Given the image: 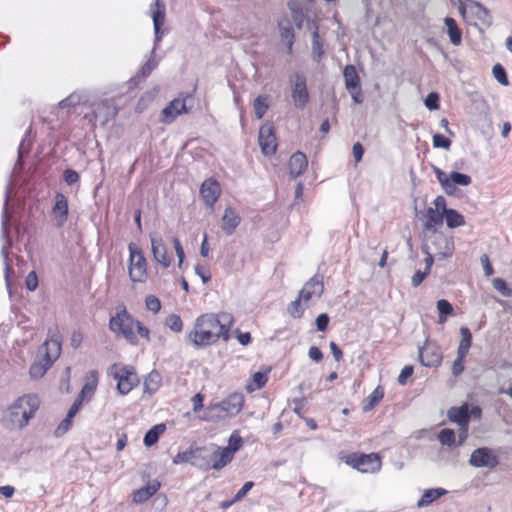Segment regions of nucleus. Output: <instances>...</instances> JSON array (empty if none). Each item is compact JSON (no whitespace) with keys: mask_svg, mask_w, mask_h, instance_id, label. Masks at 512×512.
<instances>
[{"mask_svg":"<svg viewBox=\"0 0 512 512\" xmlns=\"http://www.w3.org/2000/svg\"><path fill=\"white\" fill-rule=\"evenodd\" d=\"M234 318L230 313L203 314L196 319L194 329L188 334V341L196 347H205L219 338L227 341Z\"/></svg>","mask_w":512,"mask_h":512,"instance_id":"1","label":"nucleus"},{"mask_svg":"<svg viewBox=\"0 0 512 512\" xmlns=\"http://www.w3.org/2000/svg\"><path fill=\"white\" fill-rule=\"evenodd\" d=\"M40 401L34 394H26L18 397L10 404L3 417L2 424L10 430H21L35 416Z\"/></svg>","mask_w":512,"mask_h":512,"instance_id":"2","label":"nucleus"},{"mask_svg":"<svg viewBox=\"0 0 512 512\" xmlns=\"http://www.w3.org/2000/svg\"><path fill=\"white\" fill-rule=\"evenodd\" d=\"M61 354V338L56 332L49 331L48 338L39 349L40 359L33 363L29 373L33 379L44 376Z\"/></svg>","mask_w":512,"mask_h":512,"instance_id":"3","label":"nucleus"},{"mask_svg":"<svg viewBox=\"0 0 512 512\" xmlns=\"http://www.w3.org/2000/svg\"><path fill=\"white\" fill-rule=\"evenodd\" d=\"M243 404V394L232 393L221 402L206 407L202 419L205 421H217L236 416L242 410Z\"/></svg>","mask_w":512,"mask_h":512,"instance_id":"4","label":"nucleus"},{"mask_svg":"<svg viewBox=\"0 0 512 512\" xmlns=\"http://www.w3.org/2000/svg\"><path fill=\"white\" fill-rule=\"evenodd\" d=\"M153 28L155 33L154 47L148 61L142 66L141 73L143 77H147L156 68L155 51L162 39L161 26L165 21V5L160 0H154L152 8Z\"/></svg>","mask_w":512,"mask_h":512,"instance_id":"5","label":"nucleus"},{"mask_svg":"<svg viewBox=\"0 0 512 512\" xmlns=\"http://www.w3.org/2000/svg\"><path fill=\"white\" fill-rule=\"evenodd\" d=\"M423 251H432L437 259L451 257L454 252V242L451 237L439 231L424 235Z\"/></svg>","mask_w":512,"mask_h":512,"instance_id":"6","label":"nucleus"},{"mask_svg":"<svg viewBox=\"0 0 512 512\" xmlns=\"http://www.w3.org/2000/svg\"><path fill=\"white\" fill-rule=\"evenodd\" d=\"M458 9L465 19L479 21L485 27H490L493 24L490 11L480 2L474 0H460Z\"/></svg>","mask_w":512,"mask_h":512,"instance_id":"7","label":"nucleus"},{"mask_svg":"<svg viewBox=\"0 0 512 512\" xmlns=\"http://www.w3.org/2000/svg\"><path fill=\"white\" fill-rule=\"evenodd\" d=\"M108 373L117 381V389L123 395L129 393L138 383L137 374L131 366L113 364Z\"/></svg>","mask_w":512,"mask_h":512,"instance_id":"8","label":"nucleus"},{"mask_svg":"<svg viewBox=\"0 0 512 512\" xmlns=\"http://www.w3.org/2000/svg\"><path fill=\"white\" fill-rule=\"evenodd\" d=\"M289 84L294 106L303 109L310 101L306 76L304 73L296 71L290 75Z\"/></svg>","mask_w":512,"mask_h":512,"instance_id":"9","label":"nucleus"},{"mask_svg":"<svg viewBox=\"0 0 512 512\" xmlns=\"http://www.w3.org/2000/svg\"><path fill=\"white\" fill-rule=\"evenodd\" d=\"M134 320L126 311L122 309L110 319L109 328L112 332L122 335L131 344L137 343V337L133 331Z\"/></svg>","mask_w":512,"mask_h":512,"instance_id":"10","label":"nucleus"},{"mask_svg":"<svg viewBox=\"0 0 512 512\" xmlns=\"http://www.w3.org/2000/svg\"><path fill=\"white\" fill-rule=\"evenodd\" d=\"M129 259V277L133 282H144L147 277V262L143 252L133 243L128 246Z\"/></svg>","mask_w":512,"mask_h":512,"instance_id":"11","label":"nucleus"},{"mask_svg":"<svg viewBox=\"0 0 512 512\" xmlns=\"http://www.w3.org/2000/svg\"><path fill=\"white\" fill-rule=\"evenodd\" d=\"M346 463L362 473H375L381 468V458L376 453H353L346 457Z\"/></svg>","mask_w":512,"mask_h":512,"instance_id":"12","label":"nucleus"},{"mask_svg":"<svg viewBox=\"0 0 512 512\" xmlns=\"http://www.w3.org/2000/svg\"><path fill=\"white\" fill-rule=\"evenodd\" d=\"M469 463L474 467L494 468L498 465V458L493 450L487 447L475 449L469 459Z\"/></svg>","mask_w":512,"mask_h":512,"instance_id":"13","label":"nucleus"},{"mask_svg":"<svg viewBox=\"0 0 512 512\" xmlns=\"http://www.w3.org/2000/svg\"><path fill=\"white\" fill-rule=\"evenodd\" d=\"M151 248L154 260L164 268L171 265L172 258L168 254V249L162 237L157 233L150 234Z\"/></svg>","mask_w":512,"mask_h":512,"instance_id":"14","label":"nucleus"},{"mask_svg":"<svg viewBox=\"0 0 512 512\" xmlns=\"http://www.w3.org/2000/svg\"><path fill=\"white\" fill-rule=\"evenodd\" d=\"M419 359L421 364L426 367H436L442 361V353L435 343L426 341L419 349Z\"/></svg>","mask_w":512,"mask_h":512,"instance_id":"15","label":"nucleus"},{"mask_svg":"<svg viewBox=\"0 0 512 512\" xmlns=\"http://www.w3.org/2000/svg\"><path fill=\"white\" fill-rule=\"evenodd\" d=\"M258 141L263 154L272 155L275 153L277 143L273 126L270 123L261 126Z\"/></svg>","mask_w":512,"mask_h":512,"instance_id":"16","label":"nucleus"},{"mask_svg":"<svg viewBox=\"0 0 512 512\" xmlns=\"http://www.w3.org/2000/svg\"><path fill=\"white\" fill-rule=\"evenodd\" d=\"M188 109L186 107V99L185 98H176L172 100L168 106H166L162 112V122L171 123L173 122L177 116L187 113Z\"/></svg>","mask_w":512,"mask_h":512,"instance_id":"17","label":"nucleus"},{"mask_svg":"<svg viewBox=\"0 0 512 512\" xmlns=\"http://www.w3.org/2000/svg\"><path fill=\"white\" fill-rule=\"evenodd\" d=\"M200 194L206 205L212 207L221 194L219 183L213 178L205 180L201 185Z\"/></svg>","mask_w":512,"mask_h":512,"instance_id":"18","label":"nucleus"},{"mask_svg":"<svg viewBox=\"0 0 512 512\" xmlns=\"http://www.w3.org/2000/svg\"><path fill=\"white\" fill-rule=\"evenodd\" d=\"M210 452L209 470H220L233 459L231 457V453L229 451H225L222 447L211 446Z\"/></svg>","mask_w":512,"mask_h":512,"instance_id":"19","label":"nucleus"},{"mask_svg":"<svg viewBox=\"0 0 512 512\" xmlns=\"http://www.w3.org/2000/svg\"><path fill=\"white\" fill-rule=\"evenodd\" d=\"M443 219L444 216L439 213L438 210L433 209V207L427 208L421 217L424 235L437 231L436 226L441 225L443 223Z\"/></svg>","mask_w":512,"mask_h":512,"instance_id":"20","label":"nucleus"},{"mask_svg":"<svg viewBox=\"0 0 512 512\" xmlns=\"http://www.w3.org/2000/svg\"><path fill=\"white\" fill-rule=\"evenodd\" d=\"M324 291L323 282L317 276L311 278L299 293L304 303H307L313 296L321 297Z\"/></svg>","mask_w":512,"mask_h":512,"instance_id":"21","label":"nucleus"},{"mask_svg":"<svg viewBox=\"0 0 512 512\" xmlns=\"http://www.w3.org/2000/svg\"><path fill=\"white\" fill-rule=\"evenodd\" d=\"M52 214L58 227L64 225L68 217V201L64 194L58 193L55 197V205Z\"/></svg>","mask_w":512,"mask_h":512,"instance_id":"22","label":"nucleus"},{"mask_svg":"<svg viewBox=\"0 0 512 512\" xmlns=\"http://www.w3.org/2000/svg\"><path fill=\"white\" fill-rule=\"evenodd\" d=\"M308 166L306 155L300 151L295 152L289 160V174L292 178H296L303 174Z\"/></svg>","mask_w":512,"mask_h":512,"instance_id":"23","label":"nucleus"},{"mask_svg":"<svg viewBox=\"0 0 512 512\" xmlns=\"http://www.w3.org/2000/svg\"><path fill=\"white\" fill-rule=\"evenodd\" d=\"M238 213L231 207H227L222 217V230L226 235H232L240 224Z\"/></svg>","mask_w":512,"mask_h":512,"instance_id":"24","label":"nucleus"},{"mask_svg":"<svg viewBox=\"0 0 512 512\" xmlns=\"http://www.w3.org/2000/svg\"><path fill=\"white\" fill-rule=\"evenodd\" d=\"M160 488V483L154 480L148 483L146 486L133 492V502L135 504H141L151 498Z\"/></svg>","mask_w":512,"mask_h":512,"instance_id":"25","label":"nucleus"},{"mask_svg":"<svg viewBox=\"0 0 512 512\" xmlns=\"http://www.w3.org/2000/svg\"><path fill=\"white\" fill-rule=\"evenodd\" d=\"M447 416L450 421L457 423L459 426L468 425L470 420L469 406L468 404H463L460 407H451Z\"/></svg>","mask_w":512,"mask_h":512,"instance_id":"26","label":"nucleus"},{"mask_svg":"<svg viewBox=\"0 0 512 512\" xmlns=\"http://www.w3.org/2000/svg\"><path fill=\"white\" fill-rule=\"evenodd\" d=\"M210 455V447H197L192 449L191 464L200 469L209 470Z\"/></svg>","mask_w":512,"mask_h":512,"instance_id":"27","label":"nucleus"},{"mask_svg":"<svg viewBox=\"0 0 512 512\" xmlns=\"http://www.w3.org/2000/svg\"><path fill=\"white\" fill-rule=\"evenodd\" d=\"M278 27L280 30V36H281L282 40L286 42L287 51H288V53H291L292 46L294 43V32H293V28H292L289 20L283 19V20L279 21Z\"/></svg>","mask_w":512,"mask_h":512,"instance_id":"28","label":"nucleus"},{"mask_svg":"<svg viewBox=\"0 0 512 512\" xmlns=\"http://www.w3.org/2000/svg\"><path fill=\"white\" fill-rule=\"evenodd\" d=\"M343 76L345 80V87L348 91H352V89H359L360 79L357 74L356 68L353 65H347L344 68Z\"/></svg>","mask_w":512,"mask_h":512,"instance_id":"29","label":"nucleus"},{"mask_svg":"<svg viewBox=\"0 0 512 512\" xmlns=\"http://www.w3.org/2000/svg\"><path fill=\"white\" fill-rule=\"evenodd\" d=\"M445 26L447 28V34L453 45L459 46L462 42V32L459 29L456 21L451 17L444 19Z\"/></svg>","mask_w":512,"mask_h":512,"instance_id":"30","label":"nucleus"},{"mask_svg":"<svg viewBox=\"0 0 512 512\" xmlns=\"http://www.w3.org/2000/svg\"><path fill=\"white\" fill-rule=\"evenodd\" d=\"M447 491L443 488H433L426 490L420 500L417 502V507L422 508L430 505L435 500L445 495Z\"/></svg>","mask_w":512,"mask_h":512,"instance_id":"31","label":"nucleus"},{"mask_svg":"<svg viewBox=\"0 0 512 512\" xmlns=\"http://www.w3.org/2000/svg\"><path fill=\"white\" fill-rule=\"evenodd\" d=\"M471 177L467 174H463L457 171H452L449 174V183L452 187L451 193H447L448 195H453L456 191V186H468L471 184Z\"/></svg>","mask_w":512,"mask_h":512,"instance_id":"32","label":"nucleus"},{"mask_svg":"<svg viewBox=\"0 0 512 512\" xmlns=\"http://www.w3.org/2000/svg\"><path fill=\"white\" fill-rule=\"evenodd\" d=\"M461 341L458 346L457 353L461 356H467L472 343V334L467 327L460 328Z\"/></svg>","mask_w":512,"mask_h":512,"instance_id":"33","label":"nucleus"},{"mask_svg":"<svg viewBox=\"0 0 512 512\" xmlns=\"http://www.w3.org/2000/svg\"><path fill=\"white\" fill-rule=\"evenodd\" d=\"M165 429V424L154 425L151 429H149L146 432L143 440L144 444L147 447H151L152 445H154L158 441L159 436L165 431Z\"/></svg>","mask_w":512,"mask_h":512,"instance_id":"34","label":"nucleus"},{"mask_svg":"<svg viewBox=\"0 0 512 512\" xmlns=\"http://www.w3.org/2000/svg\"><path fill=\"white\" fill-rule=\"evenodd\" d=\"M444 218L449 228H456L465 225L463 215L454 209H449L444 215Z\"/></svg>","mask_w":512,"mask_h":512,"instance_id":"35","label":"nucleus"},{"mask_svg":"<svg viewBox=\"0 0 512 512\" xmlns=\"http://www.w3.org/2000/svg\"><path fill=\"white\" fill-rule=\"evenodd\" d=\"M323 54V44L320 39L318 27L315 26L314 31L312 33V57L314 60L319 61Z\"/></svg>","mask_w":512,"mask_h":512,"instance_id":"36","label":"nucleus"},{"mask_svg":"<svg viewBox=\"0 0 512 512\" xmlns=\"http://www.w3.org/2000/svg\"><path fill=\"white\" fill-rule=\"evenodd\" d=\"M384 392L380 387H377L365 400L363 410H371L383 398Z\"/></svg>","mask_w":512,"mask_h":512,"instance_id":"37","label":"nucleus"},{"mask_svg":"<svg viewBox=\"0 0 512 512\" xmlns=\"http://www.w3.org/2000/svg\"><path fill=\"white\" fill-rule=\"evenodd\" d=\"M160 381H161L160 374L156 371H152L148 375V377L146 378V380L144 382L145 391L150 392V393L155 392L160 385Z\"/></svg>","mask_w":512,"mask_h":512,"instance_id":"38","label":"nucleus"},{"mask_svg":"<svg viewBox=\"0 0 512 512\" xmlns=\"http://www.w3.org/2000/svg\"><path fill=\"white\" fill-rule=\"evenodd\" d=\"M243 444V440L237 431H234L230 438L229 444L227 447H223L225 451H229L231 453V457L233 458L236 451H238Z\"/></svg>","mask_w":512,"mask_h":512,"instance_id":"39","label":"nucleus"},{"mask_svg":"<svg viewBox=\"0 0 512 512\" xmlns=\"http://www.w3.org/2000/svg\"><path fill=\"white\" fill-rule=\"evenodd\" d=\"M267 96L259 95L254 100L255 115L258 119H261L268 110Z\"/></svg>","mask_w":512,"mask_h":512,"instance_id":"40","label":"nucleus"},{"mask_svg":"<svg viewBox=\"0 0 512 512\" xmlns=\"http://www.w3.org/2000/svg\"><path fill=\"white\" fill-rule=\"evenodd\" d=\"M438 439L441 444L447 445L449 447L454 446L456 444L455 442V433L453 430L445 428L439 432Z\"/></svg>","mask_w":512,"mask_h":512,"instance_id":"41","label":"nucleus"},{"mask_svg":"<svg viewBox=\"0 0 512 512\" xmlns=\"http://www.w3.org/2000/svg\"><path fill=\"white\" fill-rule=\"evenodd\" d=\"M433 171L445 193H451L452 187L449 183V175L436 166H433Z\"/></svg>","mask_w":512,"mask_h":512,"instance_id":"42","label":"nucleus"},{"mask_svg":"<svg viewBox=\"0 0 512 512\" xmlns=\"http://www.w3.org/2000/svg\"><path fill=\"white\" fill-rule=\"evenodd\" d=\"M1 253H2V256L4 258V264H5L4 272H5L6 286L8 288L9 293L11 294L10 274L13 273V269H12V267L8 263V247L7 246H3L2 250H1Z\"/></svg>","mask_w":512,"mask_h":512,"instance_id":"43","label":"nucleus"},{"mask_svg":"<svg viewBox=\"0 0 512 512\" xmlns=\"http://www.w3.org/2000/svg\"><path fill=\"white\" fill-rule=\"evenodd\" d=\"M493 76L502 85L507 86L509 84L505 69L500 64H496L492 69Z\"/></svg>","mask_w":512,"mask_h":512,"instance_id":"44","label":"nucleus"},{"mask_svg":"<svg viewBox=\"0 0 512 512\" xmlns=\"http://www.w3.org/2000/svg\"><path fill=\"white\" fill-rule=\"evenodd\" d=\"M166 325L175 332H180L183 328V323L181 318L176 314H171L167 320Z\"/></svg>","mask_w":512,"mask_h":512,"instance_id":"45","label":"nucleus"},{"mask_svg":"<svg viewBox=\"0 0 512 512\" xmlns=\"http://www.w3.org/2000/svg\"><path fill=\"white\" fill-rule=\"evenodd\" d=\"M289 8L292 12V17L298 28H301L303 21V12L298 4L291 2L289 3Z\"/></svg>","mask_w":512,"mask_h":512,"instance_id":"46","label":"nucleus"},{"mask_svg":"<svg viewBox=\"0 0 512 512\" xmlns=\"http://www.w3.org/2000/svg\"><path fill=\"white\" fill-rule=\"evenodd\" d=\"M267 379L268 378H267V374L266 373H263V372H256V373H254V375H253L254 387L249 385L248 389L253 391V390L262 388L266 384Z\"/></svg>","mask_w":512,"mask_h":512,"instance_id":"47","label":"nucleus"},{"mask_svg":"<svg viewBox=\"0 0 512 512\" xmlns=\"http://www.w3.org/2000/svg\"><path fill=\"white\" fill-rule=\"evenodd\" d=\"M493 286L505 297H510L512 295V290L507 287L506 282L502 278H495L493 280Z\"/></svg>","mask_w":512,"mask_h":512,"instance_id":"48","label":"nucleus"},{"mask_svg":"<svg viewBox=\"0 0 512 512\" xmlns=\"http://www.w3.org/2000/svg\"><path fill=\"white\" fill-rule=\"evenodd\" d=\"M145 304H146L147 309L149 311H152L153 313H158L161 309V302L154 295L147 296L146 300H145Z\"/></svg>","mask_w":512,"mask_h":512,"instance_id":"49","label":"nucleus"},{"mask_svg":"<svg viewBox=\"0 0 512 512\" xmlns=\"http://www.w3.org/2000/svg\"><path fill=\"white\" fill-rule=\"evenodd\" d=\"M433 146L435 148L449 149L451 146V140L442 134H435L433 136Z\"/></svg>","mask_w":512,"mask_h":512,"instance_id":"50","label":"nucleus"},{"mask_svg":"<svg viewBox=\"0 0 512 512\" xmlns=\"http://www.w3.org/2000/svg\"><path fill=\"white\" fill-rule=\"evenodd\" d=\"M301 301H303V299L298 296L288 307L290 315L294 318H301L303 315V310L300 309Z\"/></svg>","mask_w":512,"mask_h":512,"instance_id":"51","label":"nucleus"},{"mask_svg":"<svg viewBox=\"0 0 512 512\" xmlns=\"http://www.w3.org/2000/svg\"><path fill=\"white\" fill-rule=\"evenodd\" d=\"M465 357L466 356H461V354L457 353V357L454 360L453 365H452V373H453V375L458 376V375H460L463 372V370H464V364L463 363H464Z\"/></svg>","mask_w":512,"mask_h":512,"instance_id":"52","label":"nucleus"},{"mask_svg":"<svg viewBox=\"0 0 512 512\" xmlns=\"http://www.w3.org/2000/svg\"><path fill=\"white\" fill-rule=\"evenodd\" d=\"M172 242L174 245L176 255L178 257V266L181 268L185 257L183 247L177 237H173Z\"/></svg>","mask_w":512,"mask_h":512,"instance_id":"53","label":"nucleus"},{"mask_svg":"<svg viewBox=\"0 0 512 512\" xmlns=\"http://www.w3.org/2000/svg\"><path fill=\"white\" fill-rule=\"evenodd\" d=\"M26 287L29 291H35L38 287V277L35 271L28 273L25 280Z\"/></svg>","mask_w":512,"mask_h":512,"instance_id":"54","label":"nucleus"},{"mask_svg":"<svg viewBox=\"0 0 512 512\" xmlns=\"http://www.w3.org/2000/svg\"><path fill=\"white\" fill-rule=\"evenodd\" d=\"M80 103V97L75 94L69 95L67 98L59 102L60 108L74 107Z\"/></svg>","mask_w":512,"mask_h":512,"instance_id":"55","label":"nucleus"},{"mask_svg":"<svg viewBox=\"0 0 512 512\" xmlns=\"http://www.w3.org/2000/svg\"><path fill=\"white\" fill-rule=\"evenodd\" d=\"M438 101H439L438 94L435 93V92H432V93L428 94V96L426 97V99H425V106L429 110H436V109L439 108Z\"/></svg>","mask_w":512,"mask_h":512,"instance_id":"56","label":"nucleus"},{"mask_svg":"<svg viewBox=\"0 0 512 512\" xmlns=\"http://www.w3.org/2000/svg\"><path fill=\"white\" fill-rule=\"evenodd\" d=\"M437 309L439 314L450 315L453 312L452 305L445 299L437 301Z\"/></svg>","mask_w":512,"mask_h":512,"instance_id":"57","label":"nucleus"},{"mask_svg":"<svg viewBox=\"0 0 512 512\" xmlns=\"http://www.w3.org/2000/svg\"><path fill=\"white\" fill-rule=\"evenodd\" d=\"M72 425V418H69V416H66L65 419L61 421V423L58 425L55 433L57 436H62L65 434Z\"/></svg>","mask_w":512,"mask_h":512,"instance_id":"58","label":"nucleus"},{"mask_svg":"<svg viewBox=\"0 0 512 512\" xmlns=\"http://www.w3.org/2000/svg\"><path fill=\"white\" fill-rule=\"evenodd\" d=\"M434 208L435 210H438L439 213H441L443 216L446 214V212L449 210L446 206V200L443 196H438L434 200Z\"/></svg>","mask_w":512,"mask_h":512,"instance_id":"59","label":"nucleus"},{"mask_svg":"<svg viewBox=\"0 0 512 512\" xmlns=\"http://www.w3.org/2000/svg\"><path fill=\"white\" fill-rule=\"evenodd\" d=\"M253 486L254 483L252 481L246 482L242 486V488L236 493L234 501H240L241 499H243L246 496V494L252 489Z\"/></svg>","mask_w":512,"mask_h":512,"instance_id":"60","label":"nucleus"},{"mask_svg":"<svg viewBox=\"0 0 512 512\" xmlns=\"http://www.w3.org/2000/svg\"><path fill=\"white\" fill-rule=\"evenodd\" d=\"M413 374V367L412 366H405L399 376H398V382L401 385H405L407 382V379Z\"/></svg>","mask_w":512,"mask_h":512,"instance_id":"61","label":"nucleus"},{"mask_svg":"<svg viewBox=\"0 0 512 512\" xmlns=\"http://www.w3.org/2000/svg\"><path fill=\"white\" fill-rule=\"evenodd\" d=\"M481 264L483 266L484 274L489 277L494 273L493 267L490 263L489 257L484 254L480 258Z\"/></svg>","mask_w":512,"mask_h":512,"instance_id":"62","label":"nucleus"},{"mask_svg":"<svg viewBox=\"0 0 512 512\" xmlns=\"http://www.w3.org/2000/svg\"><path fill=\"white\" fill-rule=\"evenodd\" d=\"M329 323V317L326 313L318 315L316 318V326L319 331H325Z\"/></svg>","mask_w":512,"mask_h":512,"instance_id":"63","label":"nucleus"},{"mask_svg":"<svg viewBox=\"0 0 512 512\" xmlns=\"http://www.w3.org/2000/svg\"><path fill=\"white\" fill-rule=\"evenodd\" d=\"M429 274L428 271H421L418 270L415 272V274L412 276L411 283L414 287L419 286L423 280L426 278V276Z\"/></svg>","mask_w":512,"mask_h":512,"instance_id":"64","label":"nucleus"}]
</instances>
